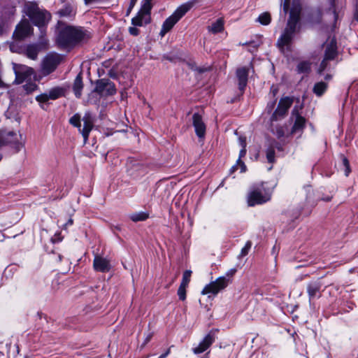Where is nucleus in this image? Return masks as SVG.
I'll return each mask as SVG.
<instances>
[{
  "mask_svg": "<svg viewBox=\"0 0 358 358\" xmlns=\"http://www.w3.org/2000/svg\"><path fill=\"white\" fill-rule=\"evenodd\" d=\"M301 13V4L299 0H293L289 11V19L284 31L277 41V45L283 52L285 47H289L296 32Z\"/></svg>",
  "mask_w": 358,
  "mask_h": 358,
  "instance_id": "f257e3e1",
  "label": "nucleus"
},
{
  "mask_svg": "<svg viewBox=\"0 0 358 358\" xmlns=\"http://www.w3.org/2000/svg\"><path fill=\"white\" fill-rule=\"evenodd\" d=\"M60 26L56 37L57 45L64 50H71L85 38L84 31L80 29L69 25Z\"/></svg>",
  "mask_w": 358,
  "mask_h": 358,
  "instance_id": "f03ea898",
  "label": "nucleus"
},
{
  "mask_svg": "<svg viewBox=\"0 0 358 358\" xmlns=\"http://www.w3.org/2000/svg\"><path fill=\"white\" fill-rule=\"evenodd\" d=\"M24 13L29 17L32 23L37 26L41 33L45 34L46 25L50 19V14L44 10H41L34 2L26 3L24 7Z\"/></svg>",
  "mask_w": 358,
  "mask_h": 358,
  "instance_id": "7ed1b4c3",
  "label": "nucleus"
},
{
  "mask_svg": "<svg viewBox=\"0 0 358 358\" xmlns=\"http://www.w3.org/2000/svg\"><path fill=\"white\" fill-rule=\"evenodd\" d=\"M151 1L152 0H143L140 10L138 12L137 15L131 19V24L134 27L129 28V32L131 35L138 36L139 34V30L135 27H142L150 22Z\"/></svg>",
  "mask_w": 358,
  "mask_h": 358,
  "instance_id": "20e7f679",
  "label": "nucleus"
},
{
  "mask_svg": "<svg viewBox=\"0 0 358 358\" xmlns=\"http://www.w3.org/2000/svg\"><path fill=\"white\" fill-rule=\"evenodd\" d=\"M196 0H190L180 5L174 13L164 22L160 35L164 36L194 6Z\"/></svg>",
  "mask_w": 358,
  "mask_h": 358,
  "instance_id": "39448f33",
  "label": "nucleus"
},
{
  "mask_svg": "<svg viewBox=\"0 0 358 358\" xmlns=\"http://www.w3.org/2000/svg\"><path fill=\"white\" fill-rule=\"evenodd\" d=\"M236 272V268L230 269L226 273L225 275L219 277L215 281L206 285L201 291V294L203 295L208 294H213V295H216L219 292L227 287L231 280V278L235 274Z\"/></svg>",
  "mask_w": 358,
  "mask_h": 358,
  "instance_id": "423d86ee",
  "label": "nucleus"
},
{
  "mask_svg": "<svg viewBox=\"0 0 358 358\" xmlns=\"http://www.w3.org/2000/svg\"><path fill=\"white\" fill-rule=\"evenodd\" d=\"M263 182L252 187L248 196V203L250 206H255L266 203L271 199V193L264 187Z\"/></svg>",
  "mask_w": 358,
  "mask_h": 358,
  "instance_id": "0eeeda50",
  "label": "nucleus"
},
{
  "mask_svg": "<svg viewBox=\"0 0 358 358\" xmlns=\"http://www.w3.org/2000/svg\"><path fill=\"white\" fill-rule=\"evenodd\" d=\"M338 55L337 44L335 39H331L329 43H327L324 50V56L319 69L318 73L322 74L324 71L330 69L329 62L336 59Z\"/></svg>",
  "mask_w": 358,
  "mask_h": 358,
  "instance_id": "6e6552de",
  "label": "nucleus"
},
{
  "mask_svg": "<svg viewBox=\"0 0 358 358\" xmlns=\"http://www.w3.org/2000/svg\"><path fill=\"white\" fill-rule=\"evenodd\" d=\"M63 59L62 55L56 52L48 54L43 59L41 64V73L43 76H48L55 71Z\"/></svg>",
  "mask_w": 358,
  "mask_h": 358,
  "instance_id": "1a4fd4ad",
  "label": "nucleus"
},
{
  "mask_svg": "<svg viewBox=\"0 0 358 358\" xmlns=\"http://www.w3.org/2000/svg\"><path fill=\"white\" fill-rule=\"evenodd\" d=\"M94 92L101 96H113L116 94L115 84L108 78L99 79L95 83Z\"/></svg>",
  "mask_w": 358,
  "mask_h": 358,
  "instance_id": "9d476101",
  "label": "nucleus"
},
{
  "mask_svg": "<svg viewBox=\"0 0 358 358\" xmlns=\"http://www.w3.org/2000/svg\"><path fill=\"white\" fill-rule=\"evenodd\" d=\"M293 103V99L289 96L281 98L278 104L277 108L273 113L271 120L278 121L285 117L289 108Z\"/></svg>",
  "mask_w": 358,
  "mask_h": 358,
  "instance_id": "9b49d317",
  "label": "nucleus"
},
{
  "mask_svg": "<svg viewBox=\"0 0 358 358\" xmlns=\"http://www.w3.org/2000/svg\"><path fill=\"white\" fill-rule=\"evenodd\" d=\"M64 94V90L60 87H55L50 89L48 92L41 94L36 97V100L41 104V107L45 109L44 104L47 103L48 101L51 100H55Z\"/></svg>",
  "mask_w": 358,
  "mask_h": 358,
  "instance_id": "f8f14e48",
  "label": "nucleus"
},
{
  "mask_svg": "<svg viewBox=\"0 0 358 358\" xmlns=\"http://www.w3.org/2000/svg\"><path fill=\"white\" fill-rule=\"evenodd\" d=\"M13 70L15 75V82L17 84H21L25 80L30 79L34 73L32 68L16 64H14Z\"/></svg>",
  "mask_w": 358,
  "mask_h": 358,
  "instance_id": "ddd939ff",
  "label": "nucleus"
},
{
  "mask_svg": "<svg viewBox=\"0 0 358 358\" xmlns=\"http://www.w3.org/2000/svg\"><path fill=\"white\" fill-rule=\"evenodd\" d=\"M292 117L294 118V122L291 129V133L301 134L306 126V119L299 113L297 107H294L292 111Z\"/></svg>",
  "mask_w": 358,
  "mask_h": 358,
  "instance_id": "4468645a",
  "label": "nucleus"
},
{
  "mask_svg": "<svg viewBox=\"0 0 358 358\" xmlns=\"http://www.w3.org/2000/svg\"><path fill=\"white\" fill-rule=\"evenodd\" d=\"M215 341V334L213 331H210L196 346L192 348L193 352L195 355L204 352L210 347Z\"/></svg>",
  "mask_w": 358,
  "mask_h": 358,
  "instance_id": "2eb2a0df",
  "label": "nucleus"
},
{
  "mask_svg": "<svg viewBox=\"0 0 358 358\" xmlns=\"http://www.w3.org/2000/svg\"><path fill=\"white\" fill-rule=\"evenodd\" d=\"M82 120L83 121V127H80V132L83 136L85 142H86L88 139L89 134L94 127V117L90 112L87 111L85 113Z\"/></svg>",
  "mask_w": 358,
  "mask_h": 358,
  "instance_id": "dca6fc26",
  "label": "nucleus"
},
{
  "mask_svg": "<svg viewBox=\"0 0 358 358\" xmlns=\"http://www.w3.org/2000/svg\"><path fill=\"white\" fill-rule=\"evenodd\" d=\"M32 28L27 21H22L17 25L13 33V37L16 40H23L31 34Z\"/></svg>",
  "mask_w": 358,
  "mask_h": 358,
  "instance_id": "f3484780",
  "label": "nucleus"
},
{
  "mask_svg": "<svg viewBox=\"0 0 358 358\" xmlns=\"http://www.w3.org/2000/svg\"><path fill=\"white\" fill-rule=\"evenodd\" d=\"M46 42L41 41L39 43L29 44L21 48L23 50L22 54H24L28 58L36 60L38 57V52L42 48H45Z\"/></svg>",
  "mask_w": 358,
  "mask_h": 358,
  "instance_id": "a211bd4d",
  "label": "nucleus"
},
{
  "mask_svg": "<svg viewBox=\"0 0 358 358\" xmlns=\"http://www.w3.org/2000/svg\"><path fill=\"white\" fill-rule=\"evenodd\" d=\"M192 122L196 135L201 139L204 138L206 127L201 115L198 113H194L192 115Z\"/></svg>",
  "mask_w": 358,
  "mask_h": 358,
  "instance_id": "6ab92c4d",
  "label": "nucleus"
},
{
  "mask_svg": "<svg viewBox=\"0 0 358 358\" xmlns=\"http://www.w3.org/2000/svg\"><path fill=\"white\" fill-rule=\"evenodd\" d=\"M93 268L96 271L101 273L108 272L111 268L110 260L96 255L93 261Z\"/></svg>",
  "mask_w": 358,
  "mask_h": 358,
  "instance_id": "aec40b11",
  "label": "nucleus"
},
{
  "mask_svg": "<svg viewBox=\"0 0 358 358\" xmlns=\"http://www.w3.org/2000/svg\"><path fill=\"white\" fill-rule=\"evenodd\" d=\"M321 288L322 284L319 281H313L308 284L307 292L310 301L319 299L321 296Z\"/></svg>",
  "mask_w": 358,
  "mask_h": 358,
  "instance_id": "412c9836",
  "label": "nucleus"
},
{
  "mask_svg": "<svg viewBox=\"0 0 358 358\" xmlns=\"http://www.w3.org/2000/svg\"><path fill=\"white\" fill-rule=\"evenodd\" d=\"M18 141L17 134L14 131H0V148Z\"/></svg>",
  "mask_w": 358,
  "mask_h": 358,
  "instance_id": "4be33fe9",
  "label": "nucleus"
},
{
  "mask_svg": "<svg viewBox=\"0 0 358 358\" xmlns=\"http://www.w3.org/2000/svg\"><path fill=\"white\" fill-rule=\"evenodd\" d=\"M248 69L247 67H241L236 70V77L238 80V89L243 92L247 83L248 78Z\"/></svg>",
  "mask_w": 358,
  "mask_h": 358,
  "instance_id": "5701e85b",
  "label": "nucleus"
},
{
  "mask_svg": "<svg viewBox=\"0 0 358 358\" xmlns=\"http://www.w3.org/2000/svg\"><path fill=\"white\" fill-rule=\"evenodd\" d=\"M83 88V78L80 74H78L73 82V90L75 96L80 98L82 95V90Z\"/></svg>",
  "mask_w": 358,
  "mask_h": 358,
  "instance_id": "b1692460",
  "label": "nucleus"
},
{
  "mask_svg": "<svg viewBox=\"0 0 358 358\" xmlns=\"http://www.w3.org/2000/svg\"><path fill=\"white\" fill-rule=\"evenodd\" d=\"M327 87L328 85L327 83L320 81L314 85L313 92L316 96H321L327 91Z\"/></svg>",
  "mask_w": 358,
  "mask_h": 358,
  "instance_id": "393cba45",
  "label": "nucleus"
},
{
  "mask_svg": "<svg viewBox=\"0 0 358 358\" xmlns=\"http://www.w3.org/2000/svg\"><path fill=\"white\" fill-rule=\"evenodd\" d=\"M224 29V20L222 18L217 19L215 22L212 23L211 26L208 27L209 31L213 34H217Z\"/></svg>",
  "mask_w": 358,
  "mask_h": 358,
  "instance_id": "a878e982",
  "label": "nucleus"
},
{
  "mask_svg": "<svg viewBox=\"0 0 358 358\" xmlns=\"http://www.w3.org/2000/svg\"><path fill=\"white\" fill-rule=\"evenodd\" d=\"M308 18L312 23H320L322 20V10L320 8L313 10L309 14Z\"/></svg>",
  "mask_w": 358,
  "mask_h": 358,
  "instance_id": "bb28decb",
  "label": "nucleus"
},
{
  "mask_svg": "<svg viewBox=\"0 0 358 358\" xmlns=\"http://www.w3.org/2000/svg\"><path fill=\"white\" fill-rule=\"evenodd\" d=\"M311 64L308 61L299 62L296 66V71L299 73H308L310 71Z\"/></svg>",
  "mask_w": 358,
  "mask_h": 358,
  "instance_id": "cd10ccee",
  "label": "nucleus"
},
{
  "mask_svg": "<svg viewBox=\"0 0 358 358\" xmlns=\"http://www.w3.org/2000/svg\"><path fill=\"white\" fill-rule=\"evenodd\" d=\"M59 15L61 17H72L74 15L73 8L69 5H66L63 8L58 11Z\"/></svg>",
  "mask_w": 358,
  "mask_h": 358,
  "instance_id": "c85d7f7f",
  "label": "nucleus"
},
{
  "mask_svg": "<svg viewBox=\"0 0 358 358\" xmlns=\"http://www.w3.org/2000/svg\"><path fill=\"white\" fill-rule=\"evenodd\" d=\"M129 217L133 222H136L145 220L148 217V215L145 212H138L131 214Z\"/></svg>",
  "mask_w": 358,
  "mask_h": 358,
  "instance_id": "c756f323",
  "label": "nucleus"
},
{
  "mask_svg": "<svg viewBox=\"0 0 358 358\" xmlns=\"http://www.w3.org/2000/svg\"><path fill=\"white\" fill-rule=\"evenodd\" d=\"M246 152H247L246 148H245V146L243 145V148H242L241 150H240L239 157L237 159V164H240V169H241V173H243L246 171V166H245V163L241 160V158L244 157L245 156Z\"/></svg>",
  "mask_w": 358,
  "mask_h": 358,
  "instance_id": "7c9ffc66",
  "label": "nucleus"
},
{
  "mask_svg": "<svg viewBox=\"0 0 358 358\" xmlns=\"http://www.w3.org/2000/svg\"><path fill=\"white\" fill-rule=\"evenodd\" d=\"M271 20V15L268 13L265 12L259 15L257 18V22H259L262 25H268L270 24Z\"/></svg>",
  "mask_w": 358,
  "mask_h": 358,
  "instance_id": "2f4dec72",
  "label": "nucleus"
},
{
  "mask_svg": "<svg viewBox=\"0 0 358 358\" xmlns=\"http://www.w3.org/2000/svg\"><path fill=\"white\" fill-rule=\"evenodd\" d=\"M69 122L73 126L77 127L79 131H80L81 120L79 114L76 113L73 116H72L69 120Z\"/></svg>",
  "mask_w": 358,
  "mask_h": 358,
  "instance_id": "473e14b6",
  "label": "nucleus"
},
{
  "mask_svg": "<svg viewBox=\"0 0 358 358\" xmlns=\"http://www.w3.org/2000/svg\"><path fill=\"white\" fill-rule=\"evenodd\" d=\"M192 271L190 270H186L182 275V281L180 286L187 287L190 281Z\"/></svg>",
  "mask_w": 358,
  "mask_h": 358,
  "instance_id": "72a5a7b5",
  "label": "nucleus"
},
{
  "mask_svg": "<svg viewBox=\"0 0 358 358\" xmlns=\"http://www.w3.org/2000/svg\"><path fill=\"white\" fill-rule=\"evenodd\" d=\"M266 154L267 161L269 163H271V164L274 163L275 162V150H274V148L273 146H270L269 148H268L266 149Z\"/></svg>",
  "mask_w": 358,
  "mask_h": 358,
  "instance_id": "f704fd0d",
  "label": "nucleus"
},
{
  "mask_svg": "<svg viewBox=\"0 0 358 358\" xmlns=\"http://www.w3.org/2000/svg\"><path fill=\"white\" fill-rule=\"evenodd\" d=\"M340 157L342 160V164L345 168V170H344L345 176H348L351 171L349 161L347 159V157H345L343 155H341Z\"/></svg>",
  "mask_w": 358,
  "mask_h": 358,
  "instance_id": "c9c22d12",
  "label": "nucleus"
},
{
  "mask_svg": "<svg viewBox=\"0 0 358 358\" xmlns=\"http://www.w3.org/2000/svg\"><path fill=\"white\" fill-rule=\"evenodd\" d=\"M328 3L329 5V10H332L334 19L336 20L338 17V14L336 13V0H328Z\"/></svg>",
  "mask_w": 358,
  "mask_h": 358,
  "instance_id": "e433bc0d",
  "label": "nucleus"
},
{
  "mask_svg": "<svg viewBox=\"0 0 358 358\" xmlns=\"http://www.w3.org/2000/svg\"><path fill=\"white\" fill-rule=\"evenodd\" d=\"M24 46L19 45L18 43L14 42L10 44V49L13 52L22 53L23 50L21 48H23Z\"/></svg>",
  "mask_w": 358,
  "mask_h": 358,
  "instance_id": "4c0bfd02",
  "label": "nucleus"
},
{
  "mask_svg": "<svg viewBox=\"0 0 358 358\" xmlns=\"http://www.w3.org/2000/svg\"><path fill=\"white\" fill-rule=\"evenodd\" d=\"M24 90L27 92V93H30V92H34V90H36L37 88V85L36 83H26L24 86H23Z\"/></svg>",
  "mask_w": 358,
  "mask_h": 358,
  "instance_id": "58836bf2",
  "label": "nucleus"
},
{
  "mask_svg": "<svg viewBox=\"0 0 358 358\" xmlns=\"http://www.w3.org/2000/svg\"><path fill=\"white\" fill-rule=\"evenodd\" d=\"M178 295L181 301H184L186 299V287L180 286L178 289Z\"/></svg>",
  "mask_w": 358,
  "mask_h": 358,
  "instance_id": "ea45409f",
  "label": "nucleus"
},
{
  "mask_svg": "<svg viewBox=\"0 0 358 358\" xmlns=\"http://www.w3.org/2000/svg\"><path fill=\"white\" fill-rule=\"evenodd\" d=\"M250 248H251V243L250 241H248L246 243L245 245L244 246V248H243L241 250V255L243 256L246 255L248 253V251Z\"/></svg>",
  "mask_w": 358,
  "mask_h": 358,
  "instance_id": "a19ab883",
  "label": "nucleus"
},
{
  "mask_svg": "<svg viewBox=\"0 0 358 358\" xmlns=\"http://www.w3.org/2000/svg\"><path fill=\"white\" fill-rule=\"evenodd\" d=\"M289 2H290V0H284L283 5H282V8H283V11L285 13V15H286L287 13L288 12V10H289Z\"/></svg>",
  "mask_w": 358,
  "mask_h": 358,
  "instance_id": "79ce46f5",
  "label": "nucleus"
},
{
  "mask_svg": "<svg viewBox=\"0 0 358 358\" xmlns=\"http://www.w3.org/2000/svg\"><path fill=\"white\" fill-rule=\"evenodd\" d=\"M137 1L138 0H130L129 6V8H128L127 11V15L130 13V12L131 11L133 8L136 5Z\"/></svg>",
  "mask_w": 358,
  "mask_h": 358,
  "instance_id": "37998d69",
  "label": "nucleus"
},
{
  "mask_svg": "<svg viewBox=\"0 0 358 358\" xmlns=\"http://www.w3.org/2000/svg\"><path fill=\"white\" fill-rule=\"evenodd\" d=\"M275 102H276V101L274 100L273 101L268 103L267 109H268V112H271L273 109V108L275 107Z\"/></svg>",
  "mask_w": 358,
  "mask_h": 358,
  "instance_id": "c03bdc74",
  "label": "nucleus"
},
{
  "mask_svg": "<svg viewBox=\"0 0 358 358\" xmlns=\"http://www.w3.org/2000/svg\"><path fill=\"white\" fill-rule=\"evenodd\" d=\"M238 141H239L240 145L242 148H243V145L245 146V148H246V140H245V138L239 137Z\"/></svg>",
  "mask_w": 358,
  "mask_h": 358,
  "instance_id": "a18cd8bd",
  "label": "nucleus"
},
{
  "mask_svg": "<svg viewBox=\"0 0 358 358\" xmlns=\"http://www.w3.org/2000/svg\"><path fill=\"white\" fill-rule=\"evenodd\" d=\"M5 31V24L3 21H0V36H1Z\"/></svg>",
  "mask_w": 358,
  "mask_h": 358,
  "instance_id": "49530a36",
  "label": "nucleus"
},
{
  "mask_svg": "<svg viewBox=\"0 0 358 358\" xmlns=\"http://www.w3.org/2000/svg\"><path fill=\"white\" fill-rule=\"evenodd\" d=\"M73 223V220L72 218H69L68 221L64 224V228L66 229L68 227L71 226Z\"/></svg>",
  "mask_w": 358,
  "mask_h": 358,
  "instance_id": "de8ad7c7",
  "label": "nucleus"
},
{
  "mask_svg": "<svg viewBox=\"0 0 358 358\" xmlns=\"http://www.w3.org/2000/svg\"><path fill=\"white\" fill-rule=\"evenodd\" d=\"M170 353V349H168L164 353L161 355L158 358H166Z\"/></svg>",
  "mask_w": 358,
  "mask_h": 358,
  "instance_id": "09e8293b",
  "label": "nucleus"
},
{
  "mask_svg": "<svg viewBox=\"0 0 358 358\" xmlns=\"http://www.w3.org/2000/svg\"><path fill=\"white\" fill-rule=\"evenodd\" d=\"M238 167H240V164H238L237 163L234 165L231 168V172H234L236 170H237L238 169Z\"/></svg>",
  "mask_w": 358,
  "mask_h": 358,
  "instance_id": "8fccbe9b",
  "label": "nucleus"
},
{
  "mask_svg": "<svg viewBox=\"0 0 358 358\" xmlns=\"http://www.w3.org/2000/svg\"><path fill=\"white\" fill-rule=\"evenodd\" d=\"M273 148H276L278 150H281V146L278 142H275L273 145H271Z\"/></svg>",
  "mask_w": 358,
  "mask_h": 358,
  "instance_id": "3c124183",
  "label": "nucleus"
},
{
  "mask_svg": "<svg viewBox=\"0 0 358 358\" xmlns=\"http://www.w3.org/2000/svg\"><path fill=\"white\" fill-rule=\"evenodd\" d=\"M108 75L110 77L113 78H115L116 77L115 73L112 71H109Z\"/></svg>",
  "mask_w": 358,
  "mask_h": 358,
  "instance_id": "603ef678",
  "label": "nucleus"
},
{
  "mask_svg": "<svg viewBox=\"0 0 358 358\" xmlns=\"http://www.w3.org/2000/svg\"><path fill=\"white\" fill-rule=\"evenodd\" d=\"M332 76L331 74H327L325 76H324V79L326 80H330L331 79Z\"/></svg>",
  "mask_w": 358,
  "mask_h": 358,
  "instance_id": "864d4df0",
  "label": "nucleus"
},
{
  "mask_svg": "<svg viewBox=\"0 0 358 358\" xmlns=\"http://www.w3.org/2000/svg\"><path fill=\"white\" fill-rule=\"evenodd\" d=\"M150 338H151V335L148 336L146 338V339H145V344L150 341Z\"/></svg>",
  "mask_w": 358,
  "mask_h": 358,
  "instance_id": "5fc2aeb1",
  "label": "nucleus"
},
{
  "mask_svg": "<svg viewBox=\"0 0 358 358\" xmlns=\"http://www.w3.org/2000/svg\"><path fill=\"white\" fill-rule=\"evenodd\" d=\"M15 12V7H12V8H11V10H10V13H11L12 15H13Z\"/></svg>",
  "mask_w": 358,
  "mask_h": 358,
  "instance_id": "6e6d98bb",
  "label": "nucleus"
},
{
  "mask_svg": "<svg viewBox=\"0 0 358 358\" xmlns=\"http://www.w3.org/2000/svg\"><path fill=\"white\" fill-rule=\"evenodd\" d=\"M325 200H326V201H329V200H330V198H329V197H328V198H327Z\"/></svg>",
  "mask_w": 358,
  "mask_h": 358,
  "instance_id": "4d7b16f0",
  "label": "nucleus"
},
{
  "mask_svg": "<svg viewBox=\"0 0 358 358\" xmlns=\"http://www.w3.org/2000/svg\"><path fill=\"white\" fill-rule=\"evenodd\" d=\"M2 159V155L0 154V161Z\"/></svg>",
  "mask_w": 358,
  "mask_h": 358,
  "instance_id": "13d9d810",
  "label": "nucleus"
},
{
  "mask_svg": "<svg viewBox=\"0 0 358 358\" xmlns=\"http://www.w3.org/2000/svg\"><path fill=\"white\" fill-rule=\"evenodd\" d=\"M276 91H277L276 90H273V93L275 94L276 92Z\"/></svg>",
  "mask_w": 358,
  "mask_h": 358,
  "instance_id": "bf43d9fd",
  "label": "nucleus"
},
{
  "mask_svg": "<svg viewBox=\"0 0 358 358\" xmlns=\"http://www.w3.org/2000/svg\"><path fill=\"white\" fill-rule=\"evenodd\" d=\"M203 358H207V357H203Z\"/></svg>",
  "mask_w": 358,
  "mask_h": 358,
  "instance_id": "052dcab7",
  "label": "nucleus"
},
{
  "mask_svg": "<svg viewBox=\"0 0 358 358\" xmlns=\"http://www.w3.org/2000/svg\"><path fill=\"white\" fill-rule=\"evenodd\" d=\"M25 358H27V357H25Z\"/></svg>",
  "mask_w": 358,
  "mask_h": 358,
  "instance_id": "680f3d73",
  "label": "nucleus"
}]
</instances>
